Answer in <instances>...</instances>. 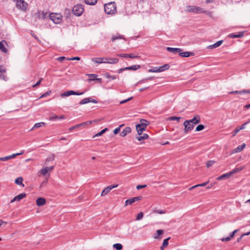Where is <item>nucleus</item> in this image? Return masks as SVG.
I'll return each mask as SVG.
<instances>
[{"label": "nucleus", "instance_id": "nucleus-1", "mask_svg": "<svg viewBox=\"0 0 250 250\" xmlns=\"http://www.w3.org/2000/svg\"><path fill=\"white\" fill-rule=\"evenodd\" d=\"M91 60L98 63H107L110 64H115L119 61V59L117 58H93Z\"/></svg>", "mask_w": 250, "mask_h": 250}, {"label": "nucleus", "instance_id": "nucleus-2", "mask_svg": "<svg viewBox=\"0 0 250 250\" xmlns=\"http://www.w3.org/2000/svg\"><path fill=\"white\" fill-rule=\"evenodd\" d=\"M104 9L105 12L107 14H113L117 11L116 5L115 2H110L105 4Z\"/></svg>", "mask_w": 250, "mask_h": 250}, {"label": "nucleus", "instance_id": "nucleus-3", "mask_svg": "<svg viewBox=\"0 0 250 250\" xmlns=\"http://www.w3.org/2000/svg\"><path fill=\"white\" fill-rule=\"evenodd\" d=\"M84 9L82 4H77L75 5L72 8V12L74 15L77 16H80L83 13Z\"/></svg>", "mask_w": 250, "mask_h": 250}, {"label": "nucleus", "instance_id": "nucleus-4", "mask_svg": "<svg viewBox=\"0 0 250 250\" xmlns=\"http://www.w3.org/2000/svg\"><path fill=\"white\" fill-rule=\"evenodd\" d=\"M50 19L56 24L60 23L62 21V16L59 14L51 13L49 15Z\"/></svg>", "mask_w": 250, "mask_h": 250}, {"label": "nucleus", "instance_id": "nucleus-5", "mask_svg": "<svg viewBox=\"0 0 250 250\" xmlns=\"http://www.w3.org/2000/svg\"><path fill=\"white\" fill-rule=\"evenodd\" d=\"M187 11L194 13H205L206 12V11L204 10L202 8L196 6H188Z\"/></svg>", "mask_w": 250, "mask_h": 250}, {"label": "nucleus", "instance_id": "nucleus-6", "mask_svg": "<svg viewBox=\"0 0 250 250\" xmlns=\"http://www.w3.org/2000/svg\"><path fill=\"white\" fill-rule=\"evenodd\" d=\"M16 6L22 11H26L28 3L23 0H16Z\"/></svg>", "mask_w": 250, "mask_h": 250}, {"label": "nucleus", "instance_id": "nucleus-7", "mask_svg": "<svg viewBox=\"0 0 250 250\" xmlns=\"http://www.w3.org/2000/svg\"><path fill=\"white\" fill-rule=\"evenodd\" d=\"M183 125L185 126L184 131L185 134H187L188 132L192 130L194 126L193 125L191 124L188 120H186L184 122Z\"/></svg>", "mask_w": 250, "mask_h": 250}, {"label": "nucleus", "instance_id": "nucleus-8", "mask_svg": "<svg viewBox=\"0 0 250 250\" xmlns=\"http://www.w3.org/2000/svg\"><path fill=\"white\" fill-rule=\"evenodd\" d=\"M84 93V92H76L73 90H69L65 91L62 93L60 96L61 97L63 98L64 97H68L72 95H82Z\"/></svg>", "mask_w": 250, "mask_h": 250}, {"label": "nucleus", "instance_id": "nucleus-9", "mask_svg": "<svg viewBox=\"0 0 250 250\" xmlns=\"http://www.w3.org/2000/svg\"><path fill=\"white\" fill-rule=\"evenodd\" d=\"M47 15V13L46 12L39 10L37 12V13L35 14L34 16L35 17L36 20L37 19L44 20L46 18Z\"/></svg>", "mask_w": 250, "mask_h": 250}, {"label": "nucleus", "instance_id": "nucleus-10", "mask_svg": "<svg viewBox=\"0 0 250 250\" xmlns=\"http://www.w3.org/2000/svg\"><path fill=\"white\" fill-rule=\"evenodd\" d=\"M90 102H92L95 104H97L98 103L97 101L95 99H92V98L88 97L84 98L80 101L79 103V104L82 105L84 104H86L89 103Z\"/></svg>", "mask_w": 250, "mask_h": 250}, {"label": "nucleus", "instance_id": "nucleus-11", "mask_svg": "<svg viewBox=\"0 0 250 250\" xmlns=\"http://www.w3.org/2000/svg\"><path fill=\"white\" fill-rule=\"evenodd\" d=\"M23 153V151H22L21 153H17L13 154H12L11 155H9V156H5V157H0V161H8V160H9L10 159L14 158L17 156L20 155H21V154H22Z\"/></svg>", "mask_w": 250, "mask_h": 250}, {"label": "nucleus", "instance_id": "nucleus-12", "mask_svg": "<svg viewBox=\"0 0 250 250\" xmlns=\"http://www.w3.org/2000/svg\"><path fill=\"white\" fill-rule=\"evenodd\" d=\"M92 122L93 121H87V122H83L82 123H81V124H79L78 125H75L71 127H70L69 128V130L71 131V130H72L74 129H75L76 128H78V127H85L86 126H88V125H90L92 123Z\"/></svg>", "mask_w": 250, "mask_h": 250}, {"label": "nucleus", "instance_id": "nucleus-13", "mask_svg": "<svg viewBox=\"0 0 250 250\" xmlns=\"http://www.w3.org/2000/svg\"><path fill=\"white\" fill-rule=\"evenodd\" d=\"M118 187V185H110L105 188L102 192L101 196H104L109 193L111 189Z\"/></svg>", "mask_w": 250, "mask_h": 250}, {"label": "nucleus", "instance_id": "nucleus-14", "mask_svg": "<svg viewBox=\"0 0 250 250\" xmlns=\"http://www.w3.org/2000/svg\"><path fill=\"white\" fill-rule=\"evenodd\" d=\"M201 118L199 115H196L191 120H188L192 125H196L200 122Z\"/></svg>", "mask_w": 250, "mask_h": 250}, {"label": "nucleus", "instance_id": "nucleus-15", "mask_svg": "<svg viewBox=\"0 0 250 250\" xmlns=\"http://www.w3.org/2000/svg\"><path fill=\"white\" fill-rule=\"evenodd\" d=\"M136 130L139 135H142V133L145 131L146 127V126L137 125L136 126Z\"/></svg>", "mask_w": 250, "mask_h": 250}, {"label": "nucleus", "instance_id": "nucleus-16", "mask_svg": "<svg viewBox=\"0 0 250 250\" xmlns=\"http://www.w3.org/2000/svg\"><path fill=\"white\" fill-rule=\"evenodd\" d=\"M46 203V200L42 197H39L36 200V204L38 206L41 207L44 205Z\"/></svg>", "mask_w": 250, "mask_h": 250}, {"label": "nucleus", "instance_id": "nucleus-17", "mask_svg": "<svg viewBox=\"0 0 250 250\" xmlns=\"http://www.w3.org/2000/svg\"><path fill=\"white\" fill-rule=\"evenodd\" d=\"M167 50L168 51L173 53L174 54L180 53V52H181L182 51V49L181 48H172V47H167Z\"/></svg>", "mask_w": 250, "mask_h": 250}, {"label": "nucleus", "instance_id": "nucleus-18", "mask_svg": "<svg viewBox=\"0 0 250 250\" xmlns=\"http://www.w3.org/2000/svg\"><path fill=\"white\" fill-rule=\"evenodd\" d=\"M246 146L245 144L243 143L242 145L238 146L236 148L233 150V153H236L241 152Z\"/></svg>", "mask_w": 250, "mask_h": 250}, {"label": "nucleus", "instance_id": "nucleus-19", "mask_svg": "<svg viewBox=\"0 0 250 250\" xmlns=\"http://www.w3.org/2000/svg\"><path fill=\"white\" fill-rule=\"evenodd\" d=\"M131 131V129L130 127H125L120 133V136L124 137L127 134L129 133Z\"/></svg>", "mask_w": 250, "mask_h": 250}, {"label": "nucleus", "instance_id": "nucleus-20", "mask_svg": "<svg viewBox=\"0 0 250 250\" xmlns=\"http://www.w3.org/2000/svg\"><path fill=\"white\" fill-rule=\"evenodd\" d=\"M244 36V32H241L238 33V34H234L232 33L229 35V37L231 38L234 39V38H241Z\"/></svg>", "mask_w": 250, "mask_h": 250}, {"label": "nucleus", "instance_id": "nucleus-21", "mask_svg": "<svg viewBox=\"0 0 250 250\" xmlns=\"http://www.w3.org/2000/svg\"><path fill=\"white\" fill-rule=\"evenodd\" d=\"M179 55L182 57H188L190 56H193L194 53L190 52H182L181 51L179 53Z\"/></svg>", "mask_w": 250, "mask_h": 250}, {"label": "nucleus", "instance_id": "nucleus-22", "mask_svg": "<svg viewBox=\"0 0 250 250\" xmlns=\"http://www.w3.org/2000/svg\"><path fill=\"white\" fill-rule=\"evenodd\" d=\"M55 158V154H52L48 156L46 159V161L45 162V165H47L48 164V162L50 161H54Z\"/></svg>", "mask_w": 250, "mask_h": 250}, {"label": "nucleus", "instance_id": "nucleus-23", "mask_svg": "<svg viewBox=\"0 0 250 250\" xmlns=\"http://www.w3.org/2000/svg\"><path fill=\"white\" fill-rule=\"evenodd\" d=\"M141 66L140 65H134L129 67H125V70H136L140 68Z\"/></svg>", "mask_w": 250, "mask_h": 250}, {"label": "nucleus", "instance_id": "nucleus-24", "mask_svg": "<svg viewBox=\"0 0 250 250\" xmlns=\"http://www.w3.org/2000/svg\"><path fill=\"white\" fill-rule=\"evenodd\" d=\"M149 124V123L148 121L144 119H142L140 120V124L138 125L146 126V127L147 125H148Z\"/></svg>", "mask_w": 250, "mask_h": 250}, {"label": "nucleus", "instance_id": "nucleus-25", "mask_svg": "<svg viewBox=\"0 0 250 250\" xmlns=\"http://www.w3.org/2000/svg\"><path fill=\"white\" fill-rule=\"evenodd\" d=\"M230 176H231V175L229 174V172L224 174L220 176H219L217 179L218 180H221L224 178H229Z\"/></svg>", "mask_w": 250, "mask_h": 250}, {"label": "nucleus", "instance_id": "nucleus-26", "mask_svg": "<svg viewBox=\"0 0 250 250\" xmlns=\"http://www.w3.org/2000/svg\"><path fill=\"white\" fill-rule=\"evenodd\" d=\"M148 137V135L147 134L144 133L142 136H141V135H139V136L136 137V139L138 141H140L142 140H145V139H147Z\"/></svg>", "mask_w": 250, "mask_h": 250}, {"label": "nucleus", "instance_id": "nucleus-27", "mask_svg": "<svg viewBox=\"0 0 250 250\" xmlns=\"http://www.w3.org/2000/svg\"><path fill=\"white\" fill-rule=\"evenodd\" d=\"M169 65L168 64H166L162 66H159V69H160V70H161V72H162L166 70H167L169 69Z\"/></svg>", "mask_w": 250, "mask_h": 250}, {"label": "nucleus", "instance_id": "nucleus-28", "mask_svg": "<svg viewBox=\"0 0 250 250\" xmlns=\"http://www.w3.org/2000/svg\"><path fill=\"white\" fill-rule=\"evenodd\" d=\"M164 233V230L162 229H158L156 231V233L155 236H154V238L155 239H160L159 236L162 234Z\"/></svg>", "mask_w": 250, "mask_h": 250}, {"label": "nucleus", "instance_id": "nucleus-29", "mask_svg": "<svg viewBox=\"0 0 250 250\" xmlns=\"http://www.w3.org/2000/svg\"><path fill=\"white\" fill-rule=\"evenodd\" d=\"M26 196V194L25 193H21V194L16 196V197L17 200L18 201H20L21 199L25 197Z\"/></svg>", "mask_w": 250, "mask_h": 250}, {"label": "nucleus", "instance_id": "nucleus-30", "mask_svg": "<svg viewBox=\"0 0 250 250\" xmlns=\"http://www.w3.org/2000/svg\"><path fill=\"white\" fill-rule=\"evenodd\" d=\"M64 118V116L63 115H62V116L59 117V116H58L57 115H52V116H51L50 117V120H53L54 119H59V120H61V119H63Z\"/></svg>", "mask_w": 250, "mask_h": 250}, {"label": "nucleus", "instance_id": "nucleus-31", "mask_svg": "<svg viewBox=\"0 0 250 250\" xmlns=\"http://www.w3.org/2000/svg\"><path fill=\"white\" fill-rule=\"evenodd\" d=\"M113 247L117 250H122L123 249V246L120 243L115 244L113 245Z\"/></svg>", "mask_w": 250, "mask_h": 250}, {"label": "nucleus", "instance_id": "nucleus-32", "mask_svg": "<svg viewBox=\"0 0 250 250\" xmlns=\"http://www.w3.org/2000/svg\"><path fill=\"white\" fill-rule=\"evenodd\" d=\"M97 0H85L86 4L88 5H95L97 3Z\"/></svg>", "mask_w": 250, "mask_h": 250}, {"label": "nucleus", "instance_id": "nucleus-33", "mask_svg": "<svg viewBox=\"0 0 250 250\" xmlns=\"http://www.w3.org/2000/svg\"><path fill=\"white\" fill-rule=\"evenodd\" d=\"M48 171V168L47 167H45L41 169L40 172L41 174H42V175L44 176V175H45L47 174Z\"/></svg>", "mask_w": 250, "mask_h": 250}, {"label": "nucleus", "instance_id": "nucleus-34", "mask_svg": "<svg viewBox=\"0 0 250 250\" xmlns=\"http://www.w3.org/2000/svg\"><path fill=\"white\" fill-rule=\"evenodd\" d=\"M107 128H105L103 130H102L100 132H99V133H97L96 135H95L93 137H98V136H100L101 135H102L107 130Z\"/></svg>", "mask_w": 250, "mask_h": 250}, {"label": "nucleus", "instance_id": "nucleus-35", "mask_svg": "<svg viewBox=\"0 0 250 250\" xmlns=\"http://www.w3.org/2000/svg\"><path fill=\"white\" fill-rule=\"evenodd\" d=\"M22 181H23V179L22 177H19L18 178H17L15 181V182L16 184L18 185H21L22 184Z\"/></svg>", "mask_w": 250, "mask_h": 250}, {"label": "nucleus", "instance_id": "nucleus-36", "mask_svg": "<svg viewBox=\"0 0 250 250\" xmlns=\"http://www.w3.org/2000/svg\"><path fill=\"white\" fill-rule=\"evenodd\" d=\"M44 124H45L44 123H43V122L36 123V124H35L33 126V127L32 128V129L31 130H33V129H34L35 128L40 127H41L42 126V125H43Z\"/></svg>", "mask_w": 250, "mask_h": 250}, {"label": "nucleus", "instance_id": "nucleus-37", "mask_svg": "<svg viewBox=\"0 0 250 250\" xmlns=\"http://www.w3.org/2000/svg\"><path fill=\"white\" fill-rule=\"evenodd\" d=\"M149 72H160L161 70L159 69V67H155L148 70Z\"/></svg>", "mask_w": 250, "mask_h": 250}, {"label": "nucleus", "instance_id": "nucleus-38", "mask_svg": "<svg viewBox=\"0 0 250 250\" xmlns=\"http://www.w3.org/2000/svg\"><path fill=\"white\" fill-rule=\"evenodd\" d=\"M122 39H124V38H123V37L122 36H121L120 35H118L117 36H113L111 40H112V42H114L116 40Z\"/></svg>", "mask_w": 250, "mask_h": 250}, {"label": "nucleus", "instance_id": "nucleus-39", "mask_svg": "<svg viewBox=\"0 0 250 250\" xmlns=\"http://www.w3.org/2000/svg\"><path fill=\"white\" fill-rule=\"evenodd\" d=\"M133 203H134V199H133V198L127 199L125 201V206H126L128 205H131Z\"/></svg>", "mask_w": 250, "mask_h": 250}, {"label": "nucleus", "instance_id": "nucleus-40", "mask_svg": "<svg viewBox=\"0 0 250 250\" xmlns=\"http://www.w3.org/2000/svg\"><path fill=\"white\" fill-rule=\"evenodd\" d=\"M180 119V117H175V116H171L168 118L167 120L169 121H174L176 120L178 122L179 121Z\"/></svg>", "mask_w": 250, "mask_h": 250}, {"label": "nucleus", "instance_id": "nucleus-41", "mask_svg": "<svg viewBox=\"0 0 250 250\" xmlns=\"http://www.w3.org/2000/svg\"><path fill=\"white\" fill-rule=\"evenodd\" d=\"M0 50H1V51H2L4 53H6L7 51L6 48L4 47L3 44L0 42Z\"/></svg>", "mask_w": 250, "mask_h": 250}, {"label": "nucleus", "instance_id": "nucleus-42", "mask_svg": "<svg viewBox=\"0 0 250 250\" xmlns=\"http://www.w3.org/2000/svg\"><path fill=\"white\" fill-rule=\"evenodd\" d=\"M241 169H242V168H234V169H233L232 171H230V172H229V174H230V175H231V176L232 174H234V173H236V172H237L239 171H240V170H241Z\"/></svg>", "mask_w": 250, "mask_h": 250}, {"label": "nucleus", "instance_id": "nucleus-43", "mask_svg": "<svg viewBox=\"0 0 250 250\" xmlns=\"http://www.w3.org/2000/svg\"><path fill=\"white\" fill-rule=\"evenodd\" d=\"M170 237H168L164 240L163 244H162V245L163 246V247H166L168 245V241L170 239Z\"/></svg>", "mask_w": 250, "mask_h": 250}, {"label": "nucleus", "instance_id": "nucleus-44", "mask_svg": "<svg viewBox=\"0 0 250 250\" xmlns=\"http://www.w3.org/2000/svg\"><path fill=\"white\" fill-rule=\"evenodd\" d=\"M204 128V126L203 125H199L196 127L195 130L196 131H200Z\"/></svg>", "mask_w": 250, "mask_h": 250}, {"label": "nucleus", "instance_id": "nucleus-45", "mask_svg": "<svg viewBox=\"0 0 250 250\" xmlns=\"http://www.w3.org/2000/svg\"><path fill=\"white\" fill-rule=\"evenodd\" d=\"M143 216H144L143 213L142 212H140L139 213H138L137 214L136 219L137 220H141L143 218Z\"/></svg>", "mask_w": 250, "mask_h": 250}, {"label": "nucleus", "instance_id": "nucleus-46", "mask_svg": "<svg viewBox=\"0 0 250 250\" xmlns=\"http://www.w3.org/2000/svg\"><path fill=\"white\" fill-rule=\"evenodd\" d=\"M51 93V91H47L45 93L42 94L40 97V98H42L49 96Z\"/></svg>", "mask_w": 250, "mask_h": 250}, {"label": "nucleus", "instance_id": "nucleus-47", "mask_svg": "<svg viewBox=\"0 0 250 250\" xmlns=\"http://www.w3.org/2000/svg\"><path fill=\"white\" fill-rule=\"evenodd\" d=\"M223 42V40L219 41L214 44V46L216 48L220 46Z\"/></svg>", "mask_w": 250, "mask_h": 250}, {"label": "nucleus", "instance_id": "nucleus-48", "mask_svg": "<svg viewBox=\"0 0 250 250\" xmlns=\"http://www.w3.org/2000/svg\"><path fill=\"white\" fill-rule=\"evenodd\" d=\"M215 161H209L208 162L207 164V167H211V166H212L214 163H215Z\"/></svg>", "mask_w": 250, "mask_h": 250}, {"label": "nucleus", "instance_id": "nucleus-49", "mask_svg": "<svg viewBox=\"0 0 250 250\" xmlns=\"http://www.w3.org/2000/svg\"><path fill=\"white\" fill-rule=\"evenodd\" d=\"M132 99V97H130V98H128V99H127L126 100H123V101H121L120 102V104H123L124 103H126L127 102H128V101H130Z\"/></svg>", "mask_w": 250, "mask_h": 250}, {"label": "nucleus", "instance_id": "nucleus-50", "mask_svg": "<svg viewBox=\"0 0 250 250\" xmlns=\"http://www.w3.org/2000/svg\"><path fill=\"white\" fill-rule=\"evenodd\" d=\"M80 58L79 57H74L71 58H67L66 59L67 60L70 61V60H77V61H80Z\"/></svg>", "mask_w": 250, "mask_h": 250}, {"label": "nucleus", "instance_id": "nucleus-51", "mask_svg": "<svg viewBox=\"0 0 250 250\" xmlns=\"http://www.w3.org/2000/svg\"><path fill=\"white\" fill-rule=\"evenodd\" d=\"M6 72L5 68L2 65L0 66V73L3 74Z\"/></svg>", "mask_w": 250, "mask_h": 250}, {"label": "nucleus", "instance_id": "nucleus-52", "mask_svg": "<svg viewBox=\"0 0 250 250\" xmlns=\"http://www.w3.org/2000/svg\"><path fill=\"white\" fill-rule=\"evenodd\" d=\"M128 57H129L130 58L133 59V58H139V56L137 55H134L133 54H128Z\"/></svg>", "mask_w": 250, "mask_h": 250}, {"label": "nucleus", "instance_id": "nucleus-53", "mask_svg": "<svg viewBox=\"0 0 250 250\" xmlns=\"http://www.w3.org/2000/svg\"><path fill=\"white\" fill-rule=\"evenodd\" d=\"M106 77L108 78H110L112 80H115L116 78V77L114 75H110L108 74H106Z\"/></svg>", "mask_w": 250, "mask_h": 250}, {"label": "nucleus", "instance_id": "nucleus-54", "mask_svg": "<svg viewBox=\"0 0 250 250\" xmlns=\"http://www.w3.org/2000/svg\"><path fill=\"white\" fill-rule=\"evenodd\" d=\"M208 183H209V181H208L205 183H204L196 185V186H197V187H204V186H206Z\"/></svg>", "mask_w": 250, "mask_h": 250}, {"label": "nucleus", "instance_id": "nucleus-55", "mask_svg": "<svg viewBox=\"0 0 250 250\" xmlns=\"http://www.w3.org/2000/svg\"><path fill=\"white\" fill-rule=\"evenodd\" d=\"M65 14L67 15V17H68V15H70V10L67 8H66L64 10Z\"/></svg>", "mask_w": 250, "mask_h": 250}, {"label": "nucleus", "instance_id": "nucleus-56", "mask_svg": "<svg viewBox=\"0 0 250 250\" xmlns=\"http://www.w3.org/2000/svg\"><path fill=\"white\" fill-rule=\"evenodd\" d=\"M240 130L239 129V127H237L236 128L235 130L232 132L233 133V134H232V136H234L236 135V134L239 132V131H240Z\"/></svg>", "mask_w": 250, "mask_h": 250}, {"label": "nucleus", "instance_id": "nucleus-57", "mask_svg": "<svg viewBox=\"0 0 250 250\" xmlns=\"http://www.w3.org/2000/svg\"><path fill=\"white\" fill-rule=\"evenodd\" d=\"M154 78V77H150L146 78L143 79L141 82H147L148 80H153Z\"/></svg>", "mask_w": 250, "mask_h": 250}, {"label": "nucleus", "instance_id": "nucleus-58", "mask_svg": "<svg viewBox=\"0 0 250 250\" xmlns=\"http://www.w3.org/2000/svg\"><path fill=\"white\" fill-rule=\"evenodd\" d=\"M132 198H133V199H134V202H135L136 201L140 200L142 198V196H137V197H135Z\"/></svg>", "mask_w": 250, "mask_h": 250}, {"label": "nucleus", "instance_id": "nucleus-59", "mask_svg": "<svg viewBox=\"0 0 250 250\" xmlns=\"http://www.w3.org/2000/svg\"><path fill=\"white\" fill-rule=\"evenodd\" d=\"M230 94H243V90L241 91H233L230 92Z\"/></svg>", "mask_w": 250, "mask_h": 250}, {"label": "nucleus", "instance_id": "nucleus-60", "mask_svg": "<svg viewBox=\"0 0 250 250\" xmlns=\"http://www.w3.org/2000/svg\"><path fill=\"white\" fill-rule=\"evenodd\" d=\"M117 56L121 57L127 58L128 57V54H119Z\"/></svg>", "mask_w": 250, "mask_h": 250}, {"label": "nucleus", "instance_id": "nucleus-61", "mask_svg": "<svg viewBox=\"0 0 250 250\" xmlns=\"http://www.w3.org/2000/svg\"><path fill=\"white\" fill-rule=\"evenodd\" d=\"M231 240V238L230 237H229H229H225V238H223L221 240L223 241V242H225V241H229V240Z\"/></svg>", "mask_w": 250, "mask_h": 250}, {"label": "nucleus", "instance_id": "nucleus-62", "mask_svg": "<svg viewBox=\"0 0 250 250\" xmlns=\"http://www.w3.org/2000/svg\"><path fill=\"white\" fill-rule=\"evenodd\" d=\"M146 185H138L136 187L137 189L139 190L141 188H146Z\"/></svg>", "mask_w": 250, "mask_h": 250}, {"label": "nucleus", "instance_id": "nucleus-63", "mask_svg": "<svg viewBox=\"0 0 250 250\" xmlns=\"http://www.w3.org/2000/svg\"><path fill=\"white\" fill-rule=\"evenodd\" d=\"M154 212L159 214H164L166 212L165 211L162 210H156Z\"/></svg>", "mask_w": 250, "mask_h": 250}, {"label": "nucleus", "instance_id": "nucleus-64", "mask_svg": "<svg viewBox=\"0 0 250 250\" xmlns=\"http://www.w3.org/2000/svg\"><path fill=\"white\" fill-rule=\"evenodd\" d=\"M66 58L65 57H63V56H62V57H60L59 58H58L57 59V60L58 61H60V62H62L63 60H65Z\"/></svg>", "mask_w": 250, "mask_h": 250}]
</instances>
